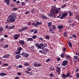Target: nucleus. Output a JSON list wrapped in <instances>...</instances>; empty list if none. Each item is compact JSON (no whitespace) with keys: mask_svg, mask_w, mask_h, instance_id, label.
I'll return each mask as SVG.
<instances>
[{"mask_svg":"<svg viewBox=\"0 0 79 79\" xmlns=\"http://www.w3.org/2000/svg\"><path fill=\"white\" fill-rule=\"evenodd\" d=\"M16 13H14L12 15H10L8 16V19L6 20V23H13L15 21V19H16Z\"/></svg>","mask_w":79,"mask_h":79,"instance_id":"obj_1","label":"nucleus"},{"mask_svg":"<svg viewBox=\"0 0 79 79\" xmlns=\"http://www.w3.org/2000/svg\"><path fill=\"white\" fill-rule=\"evenodd\" d=\"M35 46L38 48V49H43V47H44V45L42 43H41L39 44L38 43H36L35 44Z\"/></svg>","mask_w":79,"mask_h":79,"instance_id":"obj_2","label":"nucleus"},{"mask_svg":"<svg viewBox=\"0 0 79 79\" xmlns=\"http://www.w3.org/2000/svg\"><path fill=\"white\" fill-rule=\"evenodd\" d=\"M33 66L35 67H40V66H42V64L40 63L37 64V63L35 62Z\"/></svg>","mask_w":79,"mask_h":79,"instance_id":"obj_3","label":"nucleus"},{"mask_svg":"<svg viewBox=\"0 0 79 79\" xmlns=\"http://www.w3.org/2000/svg\"><path fill=\"white\" fill-rule=\"evenodd\" d=\"M19 37H20V34H15L14 36V38L15 40H18V38H19Z\"/></svg>","mask_w":79,"mask_h":79,"instance_id":"obj_4","label":"nucleus"},{"mask_svg":"<svg viewBox=\"0 0 79 79\" xmlns=\"http://www.w3.org/2000/svg\"><path fill=\"white\" fill-rule=\"evenodd\" d=\"M68 61L67 60H65L62 62V65L63 66H65L66 65H68Z\"/></svg>","mask_w":79,"mask_h":79,"instance_id":"obj_5","label":"nucleus"},{"mask_svg":"<svg viewBox=\"0 0 79 79\" xmlns=\"http://www.w3.org/2000/svg\"><path fill=\"white\" fill-rule=\"evenodd\" d=\"M19 43L20 45H24V41L23 40H19Z\"/></svg>","mask_w":79,"mask_h":79,"instance_id":"obj_6","label":"nucleus"},{"mask_svg":"<svg viewBox=\"0 0 79 79\" xmlns=\"http://www.w3.org/2000/svg\"><path fill=\"white\" fill-rule=\"evenodd\" d=\"M56 71L57 73H58V74H60V71H61V68H60L59 67H57L56 68Z\"/></svg>","mask_w":79,"mask_h":79,"instance_id":"obj_7","label":"nucleus"},{"mask_svg":"<svg viewBox=\"0 0 79 79\" xmlns=\"http://www.w3.org/2000/svg\"><path fill=\"white\" fill-rule=\"evenodd\" d=\"M55 9H54L53 8H52L51 9V10H50L51 13H52V14H55V10H56L57 9H55Z\"/></svg>","mask_w":79,"mask_h":79,"instance_id":"obj_8","label":"nucleus"},{"mask_svg":"<svg viewBox=\"0 0 79 79\" xmlns=\"http://www.w3.org/2000/svg\"><path fill=\"white\" fill-rule=\"evenodd\" d=\"M43 51L44 52V55H47L48 52V49L47 48L43 49Z\"/></svg>","mask_w":79,"mask_h":79,"instance_id":"obj_9","label":"nucleus"},{"mask_svg":"<svg viewBox=\"0 0 79 79\" xmlns=\"http://www.w3.org/2000/svg\"><path fill=\"white\" fill-rule=\"evenodd\" d=\"M4 2L7 4V6H9V5H10L9 3H10V0H4Z\"/></svg>","mask_w":79,"mask_h":79,"instance_id":"obj_10","label":"nucleus"},{"mask_svg":"<svg viewBox=\"0 0 79 79\" xmlns=\"http://www.w3.org/2000/svg\"><path fill=\"white\" fill-rule=\"evenodd\" d=\"M21 54H20L19 55L17 54L16 56V58L17 60H18L19 59L21 58Z\"/></svg>","mask_w":79,"mask_h":79,"instance_id":"obj_11","label":"nucleus"},{"mask_svg":"<svg viewBox=\"0 0 79 79\" xmlns=\"http://www.w3.org/2000/svg\"><path fill=\"white\" fill-rule=\"evenodd\" d=\"M10 55L9 54H7L5 55L4 56H2V58H8L10 57Z\"/></svg>","mask_w":79,"mask_h":79,"instance_id":"obj_12","label":"nucleus"},{"mask_svg":"<svg viewBox=\"0 0 79 79\" xmlns=\"http://www.w3.org/2000/svg\"><path fill=\"white\" fill-rule=\"evenodd\" d=\"M55 9H56V10L55 11V13H58V12H59V10H60V9H61L60 8V9H58V8L55 7V6H54Z\"/></svg>","mask_w":79,"mask_h":79,"instance_id":"obj_13","label":"nucleus"},{"mask_svg":"<svg viewBox=\"0 0 79 79\" xmlns=\"http://www.w3.org/2000/svg\"><path fill=\"white\" fill-rule=\"evenodd\" d=\"M26 69L27 71H32V67H28L27 68H26Z\"/></svg>","mask_w":79,"mask_h":79,"instance_id":"obj_14","label":"nucleus"},{"mask_svg":"<svg viewBox=\"0 0 79 79\" xmlns=\"http://www.w3.org/2000/svg\"><path fill=\"white\" fill-rule=\"evenodd\" d=\"M36 24L37 25V26H39V25L42 24L43 23H42V22H39L38 21V22H36Z\"/></svg>","mask_w":79,"mask_h":79,"instance_id":"obj_15","label":"nucleus"},{"mask_svg":"<svg viewBox=\"0 0 79 79\" xmlns=\"http://www.w3.org/2000/svg\"><path fill=\"white\" fill-rule=\"evenodd\" d=\"M64 18H66V16H68L67 12H64L62 15Z\"/></svg>","mask_w":79,"mask_h":79,"instance_id":"obj_16","label":"nucleus"},{"mask_svg":"<svg viewBox=\"0 0 79 79\" xmlns=\"http://www.w3.org/2000/svg\"><path fill=\"white\" fill-rule=\"evenodd\" d=\"M27 41H31V42H33L34 41V40H33V39L32 38H28L27 40Z\"/></svg>","mask_w":79,"mask_h":79,"instance_id":"obj_17","label":"nucleus"},{"mask_svg":"<svg viewBox=\"0 0 79 79\" xmlns=\"http://www.w3.org/2000/svg\"><path fill=\"white\" fill-rule=\"evenodd\" d=\"M8 74L5 73L4 72L1 73H0V75L2 76H6Z\"/></svg>","mask_w":79,"mask_h":79,"instance_id":"obj_18","label":"nucleus"},{"mask_svg":"<svg viewBox=\"0 0 79 79\" xmlns=\"http://www.w3.org/2000/svg\"><path fill=\"white\" fill-rule=\"evenodd\" d=\"M22 28L23 31H26V30L28 29V27H23Z\"/></svg>","mask_w":79,"mask_h":79,"instance_id":"obj_19","label":"nucleus"},{"mask_svg":"<svg viewBox=\"0 0 79 79\" xmlns=\"http://www.w3.org/2000/svg\"><path fill=\"white\" fill-rule=\"evenodd\" d=\"M66 76L67 77H73V76H72L71 75H70V73L69 72H68L66 74Z\"/></svg>","mask_w":79,"mask_h":79,"instance_id":"obj_20","label":"nucleus"},{"mask_svg":"<svg viewBox=\"0 0 79 79\" xmlns=\"http://www.w3.org/2000/svg\"><path fill=\"white\" fill-rule=\"evenodd\" d=\"M68 43L69 47L70 48L72 47V43H71V42H70V41H68Z\"/></svg>","mask_w":79,"mask_h":79,"instance_id":"obj_21","label":"nucleus"},{"mask_svg":"<svg viewBox=\"0 0 79 79\" xmlns=\"http://www.w3.org/2000/svg\"><path fill=\"white\" fill-rule=\"evenodd\" d=\"M23 65H24L25 66L27 67L30 65V63H26L23 64Z\"/></svg>","mask_w":79,"mask_h":79,"instance_id":"obj_22","label":"nucleus"},{"mask_svg":"<svg viewBox=\"0 0 79 79\" xmlns=\"http://www.w3.org/2000/svg\"><path fill=\"white\" fill-rule=\"evenodd\" d=\"M62 76L63 79H66V77H67L66 76V75L64 73L62 74Z\"/></svg>","mask_w":79,"mask_h":79,"instance_id":"obj_23","label":"nucleus"},{"mask_svg":"<svg viewBox=\"0 0 79 79\" xmlns=\"http://www.w3.org/2000/svg\"><path fill=\"white\" fill-rule=\"evenodd\" d=\"M41 17L42 18H43V19H47V17L45 16H44V15H41Z\"/></svg>","mask_w":79,"mask_h":79,"instance_id":"obj_24","label":"nucleus"},{"mask_svg":"<svg viewBox=\"0 0 79 79\" xmlns=\"http://www.w3.org/2000/svg\"><path fill=\"white\" fill-rule=\"evenodd\" d=\"M15 26L12 25L11 26H10L9 27V29H14L15 28Z\"/></svg>","mask_w":79,"mask_h":79,"instance_id":"obj_25","label":"nucleus"},{"mask_svg":"<svg viewBox=\"0 0 79 79\" xmlns=\"http://www.w3.org/2000/svg\"><path fill=\"white\" fill-rule=\"evenodd\" d=\"M37 38V36L36 35H34L32 36V38L33 39H35Z\"/></svg>","mask_w":79,"mask_h":79,"instance_id":"obj_26","label":"nucleus"},{"mask_svg":"<svg viewBox=\"0 0 79 79\" xmlns=\"http://www.w3.org/2000/svg\"><path fill=\"white\" fill-rule=\"evenodd\" d=\"M24 57H26V58H28L29 57V54L26 53L23 55Z\"/></svg>","mask_w":79,"mask_h":79,"instance_id":"obj_27","label":"nucleus"},{"mask_svg":"<svg viewBox=\"0 0 79 79\" xmlns=\"http://www.w3.org/2000/svg\"><path fill=\"white\" fill-rule=\"evenodd\" d=\"M57 28L59 29H61L63 28V26L61 25H59L57 27Z\"/></svg>","mask_w":79,"mask_h":79,"instance_id":"obj_28","label":"nucleus"},{"mask_svg":"<svg viewBox=\"0 0 79 79\" xmlns=\"http://www.w3.org/2000/svg\"><path fill=\"white\" fill-rule=\"evenodd\" d=\"M61 58H65V54L62 53L60 55Z\"/></svg>","mask_w":79,"mask_h":79,"instance_id":"obj_29","label":"nucleus"},{"mask_svg":"<svg viewBox=\"0 0 79 79\" xmlns=\"http://www.w3.org/2000/svg\"><path fill=\"white\" fill-rule=\"evenodd\" d=\"M31 25L33 26H35V27H37V25L35 22H33L32 24H31Z\"/></svg>","mask_w":79,"mask_h":79,"instance_id":"obj_30","label":"nucleus"},{"mask_svg":"<svg viewBox=\"0 0 79 79\" xmlns=\"http://www.w3.org/2000/svg\"><path fill=\"white\" fill-rule=\"evenodd\" d=\"M68 11L69 12V16H73V13H72L71 11L68 10Z\"/></svg>","mask_w":79,"mask_h":79,"instance_id":"obj_31","label":"nucleus"},{"mask_svg":"<svg viewBox=\"0 0 79 79\" xmlns=\"http://www.w3.org/2000/svg\"><path fill=\"white\" fill-rule=\"evenodd\" d=\"M52 22H50L48 24V27H50L51 26H52Z\"/></svg>","mask_w":79,"mask_h":79,"instance_id":"obj_32","label":"nucleus"},{"mask_svg":"<svg viewBox=\"0 0 79 79\" xmlns=\"http://www.w3.org/2000/svg\"><path fill=\"white\" fill-rule=\"evenodd\" d=\"M50 69L51 71H55V68L54 67H51L50 68Z\"/></svg>","mask_w":79,"mask_h":79,"instance_id":"obj_33","label":"nucleus"},{"mask_svg":"<svg viewBox=\"0 0 79 79\" xmlns=\"http://www.w3.org/2000/svg\"><path fill=\"white\" fill-rule=\"evenodd\" d=\"M46 39L49 40L50 39V36L49 35H46L45 37Z\"/></svg>","mask_w":79,"mask_h":79,"instance_id":"obj_34","label":"nucleus"},{"mask_svg":"<svg viewBox=\"0 0 79 79\" xmlns=\"http://www.w3.org/2000/svg\"><path fill=\"white\" fill-rule=\"evenodd\" d=\"M34 49V46H32L31 47V51H34V50H33Z\"/></svg>","mask_w":79,"mask_h":79,"instance_id":"obj_35","label":"nucleus"},{"mask_svg":"<svg viewBox=\"0 0 79 79\" xmlns=\"http://www.w3.org/2000/svg\"><path fill=\"white\" fill-rule=\"evenodd\" d=\"M8 66V63H5L3 64V65L2 66V67H3V66Z\"/></svg>","mask_w":79,"mask_h":79,"instance_id":"obj_36","label":"nucleus"},{"mask_svg":"<svg viewBox=\"0 0 79 79\" xmlns=\"http://www.w3.org/2000/svg\"><path fill=\"white\" fill-rule=\"evenodd\" d=\"M52 27L53 29H56V26L54 25H53L52 26Z\"/></svg>","mask_w":79,"mask_h":79,"instance_id":"obj_37","label":"nucleus"},{"mask_svg":"<svg viewBox=\"0 0 79 79\" xmlns=\"http://www.w3.org/2000/svg\"><path fill=\"white\" fill-rule=\"evenodd\" d=\"M54 75L53 74L51 73H50L49 74V77H53Z\"/></svg>","mask_w":79,"mask_h":79,"instance_id":"obj_38","label":"nucleus"},{"mask_svg":"<svg viewBox=\"0 0 79 79\" xmlns=\"http://www.w3.org/2000/svg\"><path fill=\"white\" fill-rule=\"evenodd\" d=\"M21 53V51H17L15 52V54H20V53Z\"/></svg>","mask_w":79,"mask_h":79,"instance_id":"obj_39","label":"nucleus"},{"mask_svg":"<svg viewBox=\"0 0 79 79\" xmlns=\"http://www.w3.org/2000/svg\"><path fill=\"white\" fill-rule=\"evenodd\" d=\"M66 56L67 58V59H70L71 58V56H70L69 55H66Z\"/></svg>","mask_w":79,"mask_h":79,"instance_id":"obj_40","label":"nucleus"},{"mask_svg":"<svg viewBox=\"0 0 79 79\" xmlns=\"http://www.w3.org/2000/svg\"><path fill=\"white\" fill-rule=\"evenodd\" d=\"M8 47V44H6L5 46L3 47L4 48H6Z\"/></svg>","mask_w":79,"mask_h":79,"instance_id":"obj_41","label":"nucleus"},{"mask_svg":"<svg viewBox=\"0 0 79 79\" xmlns=\"http://www.w3.org/2000/svg\"><path fill=\"white\" fill-rule=\"evenodd\" d=\"M3 31V28L2 27H0V33L2 32Z\"/></svg>","mask_w":79,"mask_h":79,"instance_id":"obj_42","label":"nucleus"},{"mask_svg":"<svg viewBox=\"0 0 79 79\" xmlns=\"http://www.w3.org/2000/svg\"><path fill=\"white\" fill-rule=\"evenodd\" d=\"M66 34H67V33L66 32H65L64 33L63 35L64 37H66Z\"/></svg>","mask_w":79,"mask_h":79,"instance_id":"obj_43","label":"nucleus"},{"mask_svg":"<svg viewBox=\"0 0 79 79\" xmlns=\"http://www.w3.org/2000/svg\"><path fill=\"white\" fill-rule=\"evenodd\" d=\"M76 34H74L72 35V37H74L75 39H76L77 38V37H76Z\"/></svg>","mask_w":79,"mask_h":79,"instance_id":"obj_44","label":"nucleus"},{"mask_svg":"<svg viewBox=\"0 0 79 79\" xmlns=\"http://www.w3.org/2000/svg\"><path fill=\"white\" fill-rule=\"evenodd\" d=\"M40 53H43L44 54V49L43 50H40L39 51Z\"/></svg>","mask_w":79,"mask_h":79,"instance_id":"obj_45","label":"nucleus"},{"mask_svg":"<svg viewBox=\"0 0 79 79\" xmlns=\"http://www.w3.org/2000/svg\"><path fill=\"white\" fill-rule=\"evenodd\" d=\"M21 5H23V6H24V5H25L26 4L25 3H24V2H21Z\"/></svg>","mask_w":79,"mask_h":79,"instance_id":"obj_46","label":"nucleus"},{"mask_svg":"<svg viewBox=\"0 0 79 79\" xmlns=\"http://www.w3.org/2000/svg\"><path fill=\"white\" fill-rule=\"evenodd\" d=\"M12 10L14 11H16V10H18V8L16 7H14L12 9Z\"/></svg>","mask_w":79,"mask_h":79,"instance_id":"obj_47","label":"nucleus"},{"mask_svg":"<svg viewBox=\"0 0 79 79\" xmlns=\"http://www.w3.org/2000/svg\"><path fill=\"white\" fill-rule=\"evenodd\" d=\"M23 48H22L20 47L18 49V51H21V50Z\"/></svg>","mask_w":79,"mask_h":79,"instance_id":"obj_48","label":"nucleus"},{"mask_svg":"<svg viewBox=\"0 0 79 79\" xmlns=\"http://www.w3.org/2000/svg\"><path fill=\"white\" fill-rule=\"evenodd\" d=\"M26 53L25 52H23L21 53V56H24V55Z\"/></svg>","mask_w":79,"mask_h":79,"instance_id":"obj_49","label":"nucleus"},{"mask_svg":"<svg viewBox=\"0 0 79 79\" xmlns=\"http://www.w3.org/2000/svg\"><path fill=\"white\" fill-rule=\"evenodd\" d=\"M66 6V5H64L61 7V8H64Z\"/></svg>","mask_w":79,"mask_h":79,"instance_id":"obj_50","label":"nucleus"},{"mask_svg":"<svg viewBox=\"0 0 79 79\" xmlns=\"http://www.w3.org/2000/svg\"><path fill=\"white\" fill-rule=\"evenodd\" d=\"M51 61V60H50V59L48 58V59H47L46 60V62L47 63H48V61Z\"/></svg>","mask_w":79,"mask_h":79,"instance_id":"obj_51","label":"nucleus"},{"mask_svg":"<svg viewBox=\"0 0 79 79\" xmlns=\"http://www.w3.org/2000/svg\"><path fill=\"white\" fill-rule=\"evenodd\" d=\"M76 77L77 78H79V74L78 73H77Z\"/></svg>","mask_w":79,"mask_h":79,"instance_id":"obj_52","label":"nucleus"},{"mask_svg":"<svg viewBox=\"0 0 79 79\" xmlns=\"http://www.w3.org/2000/svg\"><path fill=\"white\" fill-rule=\"evenodd\" d=\"M50 29V32H53V30L50 27L49 28Z\"/></svg>","mask_w":79,"mask_h":79,"instance_id":"obj_53","label":"nucleus"},{"mask_svg":"<svg viewBox=\"0 0 79 79\" xmlns=\"http://www.w3.org/2000/svg\"><path fill=\"white\" fill-rule=\"evenodd\" d=\"M31 12L33 14L34 13V12H35V10L34 9H32Z\"/></svg>","mask_w":79,"mask_h":79,"instance_id":"obj_54","label":"nucleus"},{"mask_svg":"<svg viewBox=\"0 0 79 79\" xmlns=\"http://www.w3.org/2000/svg\"><path fill=\"white\" fill-rule=\"evenodd\" d=\"M47 15H48V17H49V18L52 16V15L51 14H47Z\"/></svg>","mask_w":79,"mask_h":79,"instance_id":"obj_55","label":"nucleus"},{"mask_svg":"<svg viewBox=\"0 0 79 79\" xmlns=\"http://www.w3.org/2000/svg\"><path fill=\"white\" fill-rule=\"evenodd\" d=\"M35 30H36V29H33L32 30H31V32H33L34 31H35Z\"/></svg>","mask_w":79,"mask_h":79,"instance_id":"obj_56","label":"nucleus"},{"mask_svg":"<svg viewBox=\"0 0 79 79\" xmlns=\"http://www.w3.org/2000/svg\"><path fill=\"white\" fill-rule=\"evenodd\" d=\"M62 50L64 52H66V48H64L62 49Z\"/></svg>","mask_w":79,"mask_h":79,"instance_id":"obj_57","label":"nucleus"},{"mask_svg":"<svg viewBox=\"0 0 79 79\" xmlns=\"http://www.w3.org/2000/svg\"><path fill=\"white\" fill-rule=\"evenodd\" d=\"M17 75H18V76H21V73L20 72L18 73Z\"/></svg>","mask_w":79,"mask_h":79,"instance_id":"obj_58","label":"nucleus"},{"mask_svg":"<svg viewBox=\"0 0 79 79\" xmlns=\"http://www.w3.org/2000/svg\"><path fill=\"white\" fill-rule=\"evenodd\" d=\"M19 68H23V65H19Z\"/></svg>","mask_w":79,"mask_h":79,"instance_id":"obj_59","label":"nucleus"},{"mask_svg":"<svg viewBox=\"0 0 79 79\" xmlns=\"http://www.w3.org/2000/svg\"><path fill=\"white\" fill-rule=\"evenodd\" d=\"M26 73L27 74H29V73H30V72H29V71H28V70L27 71H25Z\"/></svg>","mask_w":79,"mask_h":79,"instance_id":"obj_60","label":"nucleus"},{"mask_svg":"<svg viewBox=\"0 0 79 79\" xmlns=\"http://www.w3.org/2000/svg\"><path fill=\"white\" fill-rule=\"evenodd\" d=\"M4 39H3V38H2L0 40V42H1V41H3L4 40Z\"/></svg>","mask_w":79,"mask_h":79,"instance_id":"obj_61","label":"nucleus"},{"mask_svg":"<svg viewBox=\"0 0 79 79\" xmlns=\"http://www.w3.org/2000/svg\"><path fill=\"white\" fill-rule=\"evenodd\" d=\"M76 56H77V55H78V56H79V51H78L76 53Z\"/></svg>","mask_w":79,"mask_h":79,"instance_id":"obj_62","label":"nucleus"},{"mask_svg":"<svg viewBox=\"0 0 79 79\" xmlns=\"http://www.w3.org/2000/svg\"><path fill=\"white\" fill-rule=\"evenodd\" d=\"M60 60H61V59H60V58H57V60L58 61H60Z\"/></svg>","mask_w":79,"mask_h":79,"instance_id":"obj_63","label":"nucleus"},{"mask_svg":"<svg viewBox=\"0 0 79 79\" xmlns=\"http://www.w3.org/2000/svg\"><path fill=\"white\" fill-rule=\"evenodd\" d=\"M68 23H71L73 22V21L71 20H69L68 21Z\"/></svg>","mask_w":79,"mask_h":79,"instance_id":"obj_64","label":"nucleus"}]
</instances>
